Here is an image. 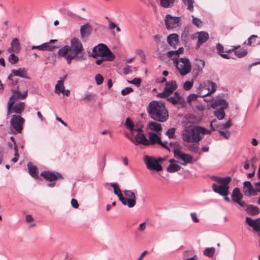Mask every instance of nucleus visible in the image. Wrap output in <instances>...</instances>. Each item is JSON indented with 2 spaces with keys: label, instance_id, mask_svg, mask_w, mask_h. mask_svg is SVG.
Instances as JSON below:
<instances>
[{
  "label": "nucleus",
  "instance_id": "obj_31",
  "mask_svg": "<svg viewBox=\"0 0 260 260\" xmlns=\"http://www.w3.org/2000/svg\"><path fill=\"white\" fill-rule=\"evenodd\" d=\"M110 185L113 188L114 193L117 195L118 197L119 200L121 201L122 198L123 194L121 191L119 186L117 183H111Z\"/></svg>",
  "mask_w": 260,
  "mask_h": 260
},
{
  "label": "nucleus",
  "instance_id": "obj_20",
  "mask_svg": "<svg viewBox=\"0 0 260 260\" xmlns=\"http://www.w3.org/2000/svg\"><path fill=\"white\" fill-rule=\"evenodd\" d=\"M197 35L198 43L197 47H199L202 44L206 42L209 38V34L205 31H200L196 34Z\"/></svg>",
  "mask_w": 260,
  "mask_h": 260
},
{
  "label": "nucleus",
  "instance_id": "obj_46",
  "mask_svg": "<svg viewBox=\"0 0 260 260\" xmlns=\"http://www.w3.org/2000/svg\"><path fill=\"white\" fill-rule=\"evenodd\" d=\"M230 178V177H229V176L226 177H223V178L215 176L211 177L212 179H213L216 182L218 183L219 184H220V183H223V181H224V180H229Z\"/></svg>",
  "mask_w": 260,
  "mask_h": 260
},
{
  "label": "nucleus",
  "instance_id": "obj_62",
  "mask_svg": "<svg viewBox=\"0 0 260 260\" xmlns=\"http://www.w3.org/2000/svg\"><path fill=\"white\" fill-rule=\"evenodd\" d=\"M254 230L257 232H259L258 235L259 237L260 238V218H258V220L257 221V222L256 224V226Z\"/></svg>",
  "mask_w": 260,
  "mask_h": 260
},
{
  "label": "nucleus",
  "instance_id": "obj_12",
  "mask_svg": "<svg viewBox=\"0 0 260 260\" xmlns=\"http://www.w3.org/2000/svg\"><path fill=\"white\" fill-rule=\"evenodd\" d=\"M165 21L167 29L176 28L181 25L180 17L172 16L170 14L166 15Z\"/></svg>",
  "mask_w": 260,
  "mask_h": 260
},
{
  "label": "nucleus",
  "instance_id": "obj_18",
  "mask_svg": "<svg viewBox=\"0 0 260 260\" xmlns=\"http://www.w3.org/2000/svg\"><path fill=\"white\" fill-rule=\"evenodd\" d=\"M244 192L245 196L249 197L256 194L255 189L249 181H245L244 182Z\"/></svg>",
  "mask_w": 260,
  "mask_h": 260
},
{
  "label": "nucleus",
  "instance_id": "obj_54",
  "mask_svg": "<svg viewBox=\"0 0 260 260\" xmlns=\"http://www.w3.org/2000/svg\"><path fill=\"white\" fill-rule=\"evenodd\" d=\"M14 149L15 151L14 157L12 159V161L14 162H16L19 158L18 150L17 145L14 147Z\"/></svg>",
  "mask_w": 260,
  "mask_h": 260
},
{
  "label": "nucleus",
  "instance_id": "obj_57",
  "mask_svg": "<svg viewBox=\"0 0 260 260\" xmlns=\"http://www.w3.org/2000/svg\"><path fill=\"white\" fill-rule=\"evenodd\" d=\"M218 132L221 136L223 137L226 139H229L231 136V133L229 131L224 132L221 130H218Z\"/></svg>",
  "mask_w": 260,
  "mask_h": 260
},
{
  "label": "nucleus",
  "instance_id": "obj_61",
  "mask_svg": "<svg viewBox=\"0 0 260 260\" xmlns=\"http://www.w3.org/2000/svg\"><path fill=\"white\" fill-rule=\"evenodd\" d=\"M123 73L125 75L131 74L132 71L131 70L130 67L127 66L125 67L123 69Z\"/></svg>",
  "mask_w": 260,
  "mask_h": 260
},
{
  "label": "nucleus",
  "instance_id": "obj_53",
  "mask_svg": "<svg viewBox=\"0 0 260 260\" xmlns=\"http://www.w3.org/2000/svg\"><path fill=\"white\" fill-rule=\"evenodd\" d=\"M175 129L174 128H171L166 132V135L168 136L170 139H172L174 137Z\"/></svg>",
  "mask_w": 260,
  "mask_h": 260
},
{
  "label": "nucleus",
  "instance_id": "obj_40",
  "mask_svg": "<svg viewBox=\"0 0 260 260\" xmlns=\"http://www.w3.org/2000/svg\"><path fill=\"white\" fill-rule=\"evenodd\" d=\"M257 38L256 35H252L248 39V45L249 46H255L260 44V43L256 42L255 40Z\"/></svg>",
  "mask_w": 260,
  "mask_h": 260
},
{
  "label": "nucleus",
  "instance_id": "obj_50",
  "mask_svg": "<svg viewBox=\"0 0 260 260\" xmlns=\"http://www.w3.org/2000/svg\"><path fill=\"white\" fill-rule=\"evenodd\" d=\"M127 82L129 83L136 85L137 87H139L141 83V79L140 78H135L131 81L128 80Z\"/></svg>",
  "mask_w": 260,
  "mask_h": 260
},
{
  "label": "nucleus",
  "instance_id": "obj_39",
  "mask_svg": "<svg viewBox=\"0 0 260 260\" xmlns=\"http://www.w3.org/2000/svg\"><path fill=\"white\" fill-rule=\"evenodd\" d=\"M215 116L217 117L218 120H222L225 117V112L224 110H216L213 112Z\"/></svg>",
  "mask_w": 260,
  "mask_h": 260
},
{
  "label": "nucleus",
  "instance_id": "obj_24",
  "mask_svg": "<svg viewBox=\"0 0 260 260\" xmlns=\"http://www.w3.org/2000/svg\"><path fill=\"white\" fill-rule=\"evenodd\" d=\"M20 50V45L17 38H14L11 42V47L8 49L9 52H18Z\"/></svg>",
  "mask_w": 260,
  "mask_h": 260
},
{
  "label": "nucleus",
  "instance_id": "obj_52",
  "mask_svg": "<svg viewBox=\"0 0 260 260\" xmlns=\"http://www.w3.org/2000/svg\"><path fill=\"white\" fill-rule=\"evenodd\" d=\"M95 80L96 84L98 85H100L101 84H102V83L103 82L104 78L101 74H98L95 75Z\"/></svg>",
  "mask_w": 260,
  "mask_h": 260
},
{
  "label": "nucleus",
  "instance_id": "obj_60",
  "mask_svg": "<svg viewBox=\"0 0 260 260\" xmlns=\"http://www.w3.org/2000/svg\"><path fill=\"white\" fill-rule=\"evenodd\" d=\"M137 132V134H144L143 130L141 127H135L133 128V133H131L134 136V133Z\"/></svg>",
  "mask_w": 260,
  "mask_h": 260
},
{
  "label": "nucleus",
  "instance_id": "obj_32",
  "mask_svg": "<svg viewBox=\"0 0 260 260\" xmlns=\"http://www.w3.org/2000/svg\"><path fill=\"white\" fill-rule=\"evenodd\" d=\"M27 168L29 174L34 178H37V168L31 162L28 163Z\"/></svg>",
  "mask_w": 260,
  "mask_h": 260
},
{
  "label": "nucleus",
  "instance_id": "obj_51",
  "mask_svg": "<svg viewBox=\"0 0 260 260\" xmlns=\"http://www.w3.org/2000/svg\"><path fill=\"white\" fill-rule=\"evenodd\" d=\"M198 97H201L200 95L196 94H190L188 95L187 99V101L188 103L191 104L192 101L197 100Z\"/></svg>",
  "mask_w": 260,
  "mask_h": 260
},
{
  "label": "nucleus",
  "instance_id": "obj_3",
  "mask_svg": "<svg viewBox=\"0 0 260 260\" xmlns=\"http://www.w3.org/2000/svg\"><path fill=\"white\" fill-rule=\"evenodd\" d=\"M147 112L150 117L158 122H165L169 117L165 104L159 101H152L148 106Z\"/></svg>",
  "mask_w": 260,
  "mask_h": 260
},
{
  "label": "nucleus",
  "instance_id": "obj_22",
  "mask_svg": "<svg viewBox=\"0 0 260 260\" xmlns=\"http://www.w3.org/2000/svg\"><path fill=\"white\" fill-rule=\"evenodd\" d=\"M168 101L173 105L182 104L184 103V99L180 96L177 92L174 93V95L167 99Z\"/></svg>",
  "mask_w": 260,
  "mask_h": 260
},
{
  "label": "nucleus",
  "instance_id": "obj_44",
  "mask_svg": "<svg viewBox=\"0 0 260 260\" xmlns=\"http://www.w3.org/2000/svg\"><path fill=\"white\" fill-rule=\"evenodd\" d=\"M183 4L187 6V9L190 11H193V4L194 3L193 0H182Z\"/></svg>",
  "mask_w": 260,
  "mask_h": 260
},
{
  "label": "nucleus",
  "instance_id": "obj_36",
  "mask_svg": "<svg viewBox=\"0 0 260 260\" xmlns=\"http://www.w3.org/2000/svg\"><path fill=\"white\" fill-rule=\"evenodd\" d=\"M198 145V143H190L187 146V148L190 152L196 153L199 150Z\"/></svg>",
  "mask_w": 260,
  "mask_h": 260
},
{
  "label": "nucleus",
  "instance_id": "obj_21",
  "mask_svg": "<svg viewBox=\"0 0 260 260\" xmlns=\"http://www.w3.org/2000/svg\"><path fill=\"white\" fill-rule=\"evenodd\" d=\"M92 28L88 24L82 25L80 27V36L82 39L88 38L91 32Z\"/></svg>",
  "mask_w": 260,
  "mask_h": 260
},
{
  "label": "nucleus",
  "instance_id": "obj_6",
  "mask_svg": "<svg viewBox=\"0 0 260 260\" xmlns=\"http://www.w3.org/2000/svg\"><path fill=\"white\" fill-rule=\"evenodd\" d=\"M24 86L25 87L22 92H21V86L19 85L15 90H12V94L9 98V106L12 104H15V102L19 100H23L26 98L28 95V88L25 83H24Z\"/></svg>",
  "mask_w": 260,
  "mask_h": 260
},
{
  "label": "nucleus",
  "instance_id": "obj_7",
  "mask_svg": "<svg viewBox=\"0 0 260 260\" xmlns=\"http://www.w3.org/2000/svg\"><path fill=\"white\" fill-rule=\"evenodd\" d=\"M173 153L174 157L178 160L177 162L183 166H186L192 161L193 157L191 155L185 153L178 149H174Z\"/></svg>",
  "mask_w": 260,
  "mask_h": 260
},
{
  "label": "nucleus",
  "instance_id": "obj_9",
  "mask_svg": "<svg viewBox=\"0 0 260 260\" xmlns=\"http://www.w3.org/2000/svg\"><path fill=\"white\" fill-rule=\"evenodd\" d=\"M24 121V119L21 116L13 115L10 120L11 126L16 133L20 134L22 132Z\"/></svg>",
  "mask_w": 260,
  "mask_h": 260
},
{
  "label": "nucleus",
  "instance_id": "obj_49",
  "mask_svg": "<svg viewBox=\"0 0 260 260\" xmlns=\"http://www.w3.org/2000/svg\"><path fill=\"white\" fill-rule=\"evenodd\" d=\"M12 53L9 57V61L12 64H15L18 61V57L16 56L14 53L11 52Z\"/></svg>",
  "mask_w": 260,
  "mask_h": 260
},
{
  "label": "nucleus",
  "instance_id": "obj_58",
  "mask_svg": "<svg viewBox=\"0 0 260 260\" xmlns=\"http://www.w3.org/2000/svg\"><path fill=\"white\" fill-rule=\"evenodd\" d=\"M94 94L93 93H87L85 94L83 99L86 101H92L94 99Z\"/></svg>",
  "mask_w": 260,
  "mask_h": 260
},
{
  "label": "nucleus",
  "instance_id": "obj_37",
  "mask_svg": "<svg viewBox=\"0 0 260 260\" xmlns=\"http://www.w3.org/2000/svg\"><path fill=\"white\" fill-rule=\"evenodd\" d=\"M216 48L218 53L224 58L229 59V56L227 54L223 53V47L219 43H218L216 45Z\"/></svg>",
  "mask_w": 260,
  "mask_h": 260
},
{
  "label": "nucleus",
  "instance_id": "obj_26",
  "mask_svg": "<svg viewBox=\"0 0 260 260\" xmlns=\"http://www.w3.org/2000/svg\"><path fill=\"white\" fill-rule=\"evenodd\" d=\"M14 76H18L21 78L29 79L27 76V70L25 68H19L18 69H14L12 71Z\"/></svg>",
  "mask_w": 260,
  "mask_h": 260
},
{
  "label": "nucleus",
  "instance_id": "obj_2",
  "mask_svg": "<svg viewBox=\"0 0 260 260\" xmlns=\"http://www.w3.org/2000/svg\"><path fill=\"white\" fill-rule=\"evenodd\" d=\"M211 131L199 125L185 126L181 133V137L184 142L198 143L203 139L206 134H210Z\"/></svg>",
  "mask_w": 260,
  "mask_h": 260
},
{
  "label": "nucleus",
  "instance_id": "obj_56",
  "mask_svg": "<svg viewBox=\"0 0 260 260\" xmlns=\"http://www.w3.org/2000/svg\"><path fill=\"white\" fill-rule=\"evenodd\" d=\"M192 17V23L198 27H200L202 25V21L201 20L198 18L194 17L193 16Z\"/></svg>",
  "mask_w": 260,
  "mask_h": 260
},
{
  "label": "nucleus",
  "instance_id": "obj_17",
  "mask_svg": "<svg viewBox=\"0 0 260 260\" xmlns=\"http://www.w3.org/2000/svg\"><path fill=\"white\" fill-rule=\"evenodd\" d=\"M41 175L45 179L51 181L62 178V175L57 172L44 171L41 173Z\"/></svg>",
  "mask_w": 260,
  "mask_h": 260
},
{
  "label": "nucleus",
  "instance_id": "obj_45",
  "mask_svg": "<svg viewBox=\"0 0 260 260\" xmlns=\"http://www.w3.org/2000/svg\"><path fill=\"white\" fill-rule=\"evenodd\" d=\"M125 125L126 127L130 131L131 133H133V128L135 126L133 122L128 117L126 119Z\"/></svg>",
  "mask_w": 260,
  "mask_h": 260
},
{
  "label": "nucleus",
  "instance_id": "obj_5",
  "mask_svg": "<svg viewBox=\"0 0 260 260\" xmlns=\"http://www.w3.org/2000/svg\"><path fill=\"white\" fill-rule=\"evenodd\" d=\"M173 63L182 76L186 75L191 71V63L187 58L176 59L174 60Z\"/></svg>",
  "mask_w": 260,
  "mask_h": 260
},
{
  "label": "nucleus",
  "instance_id": "obj_63",
  "mask_svg": "<svg viewBox=\"0 0 260 260\" xmlns=\"http://www.w3.org/2000/svg\"><path fill=\"white\" fill-rule=\"evenodd\" d=\"M71 205L74 208H77L79 207L77 201L75 199H72L71 202Z\"/></svg>",
  "mask_w": 260,
  "mask_h": 260
},
{
  "label": "nucleus",
  "instance_id": "obj_43",
  "mask_svg": "<svg viewBox=\"0 0 260 260\" xmlns=\"http://www.w3.org/2000/svg\"><path fill=\"white\" fill-rule=\"evenodd\" d=\"M258 220V218H257L255 220H253L251 219L250 217H247L246 218V222L247 223L248 225L251 226L253 230H254V228L256 226V224L257 222V221Z\"/></svg>",
  "mask_w": 260,
  "mask_h": 260
},
{
  "label": "nucleus",
  "instance_id": "obj_10",
  "mask_svg": "<svg viewBox=\"0 0 260 260\" xmlns=\"http://www.w3.org/2000/svg\"><path fill=\"white\" fill-rule=\"evenodd\" d=\"M231 181V178L230 177L229 180H224L223 183H220L219 185L214 183L212 185V190L221 196H226L229 193V184Z\"/></svg>",
  "mask_w": 260,
  "mask_h": 260
},
{
  "label": "nucleus",
  "instance_id": "obj_23",
  "mask_svg": "<svg viewBox=\"0 0 260 260\" xmlns=\"http://www.w3.org/2000/svg\"><path fill=\"white\" fill-rule=\"evenodd\" d=\"M207 85L208 86L207 89L208 90V92L204 94L200 93V96L202 97H205L207 95H208L210 94L213 93L216 90L217 86L215 83L211 81H207Z\"/></svg>",
  "mask_w": 260,
  "mask_h": 260
},
{
  "label": "nucleus",
  "instance_id": "obj_64",
  "mask_svg": "<svg viewBox=\"0 0 260 260\" xmlns=\"http://www.w3.org/2000/svg\"><path fill=\"white\" fill-rule=\"evenodd\" d=\"M190 216H191V217L192 220L194 222H199V220L198 218L197 217V215H196V213H191L190 214Z\"/></svg>",
  "mask_w": 260,
  "mask_h": 260
},
{
  "label": "nucleus",
  "instance_id": "obj_59",
  "mask_svg": "<svg viewBox=\"0 0 260 260\" xmlns=\"http://www.w3.org/2000/svg\"><path fill=\"white\" fill-rule=\"evenodd\" d=\"M232 126V122L231 120H229L224 123L221 124V129H226L230 128Z\"/></svg>",
  "mask_w": 260,
  "mask_h": 260
},
{
  "label": "nucleus",
  "instance_id": "obj_30",
  "mask_svg": "<svg viewBox=\"0 0 260 260\" xmlns=\"http://www.w3.org/2000/svg\"><path fill=\"white\" fill-rule=\"evenodd\" d=\"M65 78L66 77L64 78L61 79L60 80L58 81L55 86V93L59 94L61 93V92H63L64 91L65 88L64 86L63 82Z\"/></svg>",
  "mask_w": 260,
  "mask_h": 260
},
{
  "label": "nucleus",
  "instance_id": "obj_38",
  "mask_svg": "<svg viewBox=\"0 0 260 260\" xmlns=\"http://www.w3.org/2000/svg\"><path fill=\"white\" fill-rule=\"evenodd\" d=\"M184 49L182 47L179 48L178 50L174 51H170L167 52V55L169 57H172L174 55H178L183 53Z\"/></svg>",
  "mask_w": 260,
  "mask_h": 260
},
{
  "label": "nucleus",
  "instance_id": "obj_1",
  "mask_svg": "<svg viewBox=\"0 0 260 260\" xmlns=\"http://www.w3.org/2000/svg\"><path fill=\"white\" fill-rule=\"evenodd\" d=\"M58 54L66 58L68 64L71 63L73 59L82 61L86 58L82 43L75 37L71 40L70 45H65L61 47L58 50Z\"/></svg>",
  "mask_w": 260,
  "mask_h": 260
},
{
  "label": "nucleus",
  "instance_id": "obj_28",
  "mask_svg": "<svg viewBox=\"0 0 260 260\" xmlns=\"http://www.w3.org/2000/svg\"><path fill=\"white\" fill-rule=\"evenodd\" d=\"M148 128L152 131H155L157 133H160L162 131V127L161 124L157 123L155 121H151L148 124Z\"/></svg>",
  "mask_w": 260,
  "mask_h": 260
},
{
  "label": "nucleus",
  "instance_id": "obj_48",
  "mask_svg": "<svg viewBox=\"0 0 260 260\" xmlns=\"http://www.w3.org/2000/svg\"><path fill=\"white\" fill-rule=\"evenodd\" d=\"M193 81H185L183 86V88L185 90H190L193 86Z\"/></svg>",
  "mask_w": 260,
  "mask_h": 260
},
{
  "label": "nucleus",
  "instance_id": "obj_14",
  "mask_svg": "<svg viewBox=\"0 0 260 260\" xmlns=\"http://www.w3.org/2000/svg\"><path fill=\"white\" fill-rule=\"evenodd\" d=\"M166 87L164 90L161 93H158V95L161 98H166L169 96L177 88V84L176 81H171L166 82Z\"/></svg>",
  "mask_w": 260,
  "mask_h": 260
},
{
  "label": "nucleus",
  "instance_id": "obj_19",
  "mask_svg": "<svg viewBox=\"0 0 260 260\" xmlns=\"http://www.w3.org/2000/svg\"><path fill=\"white\" fill-rule=\"evenodd\" d=\"M160 133H154L153 132H149L148 134L149 138L148 146L153 145L160 142Z\"/></svg>",
  "mask_w": 260,
  "mask_h": 260
},
{
  "label": "nucleus",
  "instance_id": "obj_29",
  "mask_svg": "<svg viewBox=\"0 0 260 260\" xmlns=\"http://www.w3.org/2000/svg\"><path fill=\"white\" fill-rule=\"evenodd\" d=\"M243 197V194L240 192V189L238 187H236L234 189L232 194V199L234 202L241 200Z\"/></svg>",
  "mask_w": 260,
  "mask_h": 260
},
{
  "label": "nucleus",
  "instance_id": "obj_42",
  "mask_svg": "<svg viewBox=\"0 0 260 260\" xmlns=\"http://www.w3.org/2000/svg\"><path fill=\"white\" fill-rule=\"evenodd\" d=\"M215 253V249L213 247L206 248L204 251V254L209 257H212Z\"/></svg>",
  "mask_w": 260,
  "mask_h": 260
},
{
  "label": "nucleus",
  "instance_id": "obj_41",
  "mask_svg": "<svg viewBox=\"0 0 260 260\" xmlns=\"http://www.w3.org/2000/svg\"><path fill=\"white\" fill-rule=\"evenodd\" d=\"M247 54V51L246 50L242 48L240 49L239 50H236L235 51V54L239 58H241L245 55H246Z\"/></svg>",
  "mask_w": 260,
  "mask_h": 260
},
{
  "label": "nucleus",
  "instance_id": "obj_27",
  "mask_svg": "<svg viewBox=\"0 0 260 260\" xmlns=\"http://www.w3.org/2000/svg\"><path fill=\"white\" fill-rule=\"evenodd\" d=\"M55 48V46L51 45L49 43H45L40 45L32 46L31 49H38L40 50L52 51Z\"/></svg>",
  "mask_w": 260,
  "mask_h": 260
},
{
  "label": "nucleus",
  "instance_id": "obj_15",
  "mask_svg": "<svg viewBox=\"0 0 260 260\" xmlns=\"http://www.w3.org/2000/svg\"><path fill=\"white\" fill-rule=\"evenodd\" d=\"M129 139L135 145H142L148 146V139L144 134H137L135 135L134 139L129 138Z\"/></svg>",
  "mask_w": 260,
  "mask_h": 260
},
{
  "label": "nucleus",
  "instance_id": "obj_47",
  "mask_svg": "<svg viewBox=\"0 0 260 260\" xmlns=\"http://www.w3.org/2000/svg\"><path fill=\"white\" fill-rule=\"evenodd\" d=\"M196 66L197 68V69L200 71L205 66V61L202 59H197L196 60Z\"/></svg>",
  "mask_w": 260,
  "mask_h": 260
},
{
  "label": "nucleus",
  "instance_id": "obj_55",
  "mask_svg": "<svg viewBox=\"0 0 260 260\" xmlns=\"http://www.w3.org/2000/svg\"><path fill=\"white\" fill-rule=\"evenodd\" d=\"M133 91V89L132 88L130 87H127L121 90V93L122 95H126L131 92H132Z\"/></svg>",
  "mask_w": 260,
  "mask_h": 260
},
{
  "label": "nucleus",
  "instance_id": "obj_4",
  "mask_svg": "<svg viewBox=\"0 0 260 260\" xmlns=\"http://www.w3.org/2000/svg\"><path fill=\"white\" fill-rule=\"evenodd\" d=\"M91 56L96 59L95 62L97 65H101L105 61H112L115 58L107 45L102 43L93 48Z\"/></svg>",
  "mask_w": 260,
  "mask_h": 260
},
{
  "label": "nucleus",
  "instance_id": "obj_34",
  "mask_svg": "<svg viewBox=\"0 0 260 260\" xmlns=\"http://www.w3.org/2000/svg\"><path fill=\"white\" fill-rule=\"evenodd\" d=\"M181 167L176 164H171L167 168V171L169 173H174L179 171Z\"/></svg>",
  "mask_w": 260,
  "mask_h": 260
},
{
  "label": "nucleus",
  "instance_id": "obj_8",
  "mask_svg": "<svg viewBox=\"0 0 260 260\" xmlns=\"http://www.w3.org/2000/svg\"><path fill=\"white\" fill-rule=\"evenodd\" d=\"M125 197L121 201L122 204L127 206L129 208L134 207L136 204V197L135 193L131 190H124L123 191Z\"/></svg>",
  "mask_w": 260,
  "mask_h": 260
},
{
  "label": "nucleus",
  "instance_id": "obj_35",
  "mask_svg": "<svg viewBox=\"0 0 260 260\" xmlns=\"http://www.w3.org/2000/svg\"><path fill=\"white\" fill-rule=\"evenodd\" d=\"M247 211L251 215H256L259 213V209L253 205H248L247 207Z\"/></svg>",
  "mask_w": 260,
  "mask_h": 260
},
{
  "label": "nucleus",
  "instance_id": "obj_33",
  "mask_svg": "<svg viewBox=\"0 0 260 260\" xmlns=\"http://www.w3.org/2000/svg\"><path fill=\"white\" fill-rule=\"evenodd\" d=\"M175 0H160V6L164 8H171L173 6Z\"/></svg>",
  "mask_w": 260,
  "mask_h": 260
},
{
  "label": "nucleus",
  "instance_id": "obj_11",
  "mask_svg": "<svg viewBox=\"0 0 260 260\" xmlns=\"http://www.w3.org/2000/svg\"><path fill=\"white\" fill-rule=\"evenodd\" d=\"M143 160L147 169L149 170H155L159 172L162 170L161 166L158 163V160L155 157L145 155L144 157Z\"/></svg>",
  "mask_w": 260,
  "mask_h": 260
},
{
  "label": "nucleus",
  "instance_id": "obj_13",
  "mask_svg": "<svg viewBox=\"0 0 260 260\" xmlns=\"http://www.w3.org/2000/svg\"><path fill=\"white\" fill-rule=\"evenodd\" d=\"M25 104L24 102H19L15 104H12L9 106V102L7 104V115L11 113H16L18 114H21L24 110Z\"/></svg>",
  "mask_w": 260,
  "mask_h": 260
},
{
  "label": "nucleus",
  "instance_id": "obj_25",
  "mask_svg": "<svg viewBox=\"0 0 260 260\" xmlns=\"http://www.w3.org/2000/svg\"><path fill=\"white\" fill-rule=\"evenodd\" d=\"M167 42L170 46L176 48V46L179 43L178 35L176 34H172L169 35L167 37Z\"/></svg>",
  "mask_w": 260,
  "mask_h": 260
},
{
  "label": "nucleus",
  "instance_id": "obj_16",
  "mask_svg": "<svg viewBox=\"0 0 260 260\" xmlns=\"http://www.w3.org/2000/svg\"><path fill=\"white\" fill-rule=\"evenodd\" d=\"M211 107L216 110H224L228 107V104L225 100L215 99L211 103Z\"/></svg>",
  "mask_w": 260,
  "mask_h": 260
}]
</instances>
